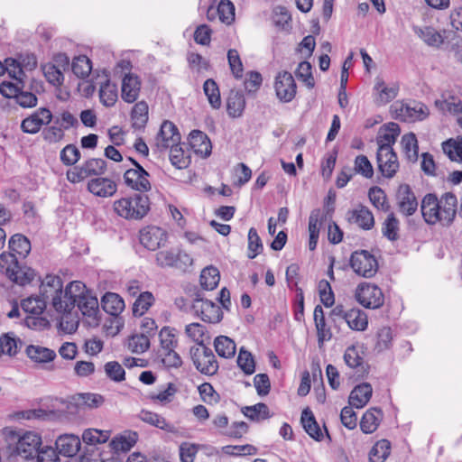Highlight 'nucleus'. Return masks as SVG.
Here are the masks:
<instances>
[{
	"label": "nucleus",
	"mask_w": 462,
	"mask_h": 462,
	"mask_svg": "<svg viewBox=\"0 0 462 462\" xmlns=\"http://www.w3.org/2000/svg\"><path fill=\"white\" fill-rule=\"evenodd\" d=\"M420 211L427 224L439 223L443 226H449L457 212V197L452 192H446L440 198L434 193H428L421 200Z\"/></svg>",
	"instance_id": "f257e3e1"
},
{
	"label": "nucleus",
	"mask_w": 462,
	"mask_h": 462,
	"mask_svg": "<svg viewBox=\"0 0 462 462\" xmlns=\"http://www.w3.org/2000/svg\"><path fill=\"white\" fill-rule=\"evenodd\" d=\"M84 290V283L79 281L70 282L62 291L59 297L61 309H53L60 314L59 328L60 330L71 334L78 329L79 319L75 309V298L79 297Z\"/></svg>",
	"instance_id": "f03ea898"
},
{
	"label": "nucleus",
	"mask_w": 462,
	"mask_h": 462,
	"mask_svg": "<svg viewBox=\"0 0 462 462\" xmlns=\"http://www.w3.org/2000/svg\"><path fill=\"white\" fill-rule=\"evenodd\" d=\"M114 212L127 220H140L147 215L149 199L143 194H134L116 199L113 203Z\"/></svg>",
	"instance_id": "7ed1b4c3"
},
{
	"label": "nucleus",
	"mask_w": 462,
	"mask_h": 462,
	"mask_svg": "<svg viewBox=\"0 0 462 462\" xmlns=\"http://www.w3.org/2000/svg\"><path fill=\"white\" fill-rule=\"evenodd\" d=\"M12 439L15 441V445L10 456L20 457L23 462H31V458H34L38 448L42 445V437L32 431H26L23 435L13 433Z\"/></svg>",
	"instance_id": "20e7f679"
},
{
	"label": "nucleus",
	"mask_w": 462,
	"mask_h": 462,
	"mask_svg": "<svg viewBox=\"0 0 462 462\" xmlns=\"http://www.w3.org/2000/svg\"><path fill=\"white\" fill-rule=\"evenodd\" d=\"M0 272L20 285L30 283L33 279V272L31 269L24 270L19 264L16 255L5 252L0 254Z\"/></svg>",
	"instance_id": "39448f33"
},
{
	"label": "nucleus",
	"mask_w": 462,
	"mask_h": 462,
	"mask_svg": "<svg viewBox=\"0 0 462 462\" xmlns=\"http://www.w3.org/2000/svg\"><path fill=\"white\" fill-rule=\"evenodd\" d=\"M391 113L397 120L411 123L427 118L430 115V110L426 105L420 102L412 101L405 103L396 101L391 106Z\"/></svg>",
	"instance_id": "423d86ee"
},
{
	"label": "nucleus",
	"mask_w": 462,
	"mask_h": 462,
	"mask_svg": "<svg viewBox=\"0 0 462 462\" xmlns=\"http://www.w3.org/2000/svg\"><path fill=\"white\" fill-rule=\"evenodd\" d=\"M190 358L196 369L205 375H214L218 371V363L213 351L204 344L189 349Z\"/></svg>",
	"instance_id": "0eeeda50"
},
{
	"label": "nucleus",
	"mask_w": 462,
	"mask_h": 462,
	"mask_svg": "<svg viewBox=\"0 0 462 462\" xmlns=\"http://www.w3.org/2000/svg\"><path fill=\"white\" fill-rule=\"evenodd\" d=\"M350 266L359 276L374 277L378 271V262L375 256L367 250H357L350 256Z\"/></svg>",
	"instance_id": "6e6552de"
},
{
	"label": "nucleus",
	"mask_w": 462,
	"mask_h": 462,
	"mask_svg": "<svg viewBox=\"0 0 462 462\" xmlns=\"http://www.w3.org/2000/svg\"><path fill=\"white\" fill-rule=\"evenodd\" d=\"M106 168V162L103 159L91 158L85 161L79 166L69 169L66 175L71 183H79L89 176L102 175Z\"/></svg>",
	"instance_id": "1a4fd4ad"
},
{
	"label": "nucleus",
	"mask_w": 462,
	"mask_h": 462,
	"mask_svg": "<svg viewBox=\"0 0 462 462\" xmlns=\"http://www.w3.org/2000/svg\"><path fill=\"white\" fill-rule=\"evenodd\" d=\"M133 164V168L126 170L124 173V180L127 187L141 193L151 190L152 184L150 174L140 163L132 158H128Z\"/></svg>",
	"instance_id": "9d476101"
},
{
	"label": "nucleus",
	"mask_w": 462,
	"mask_h": 462,
	"mask_svg": "<svg viewBox=\"0 0 462 462\" xmlns=\"http://www.w3.org/2000/svg\"><path fill=\"white\" fill-rule=\"evenodd\" d=\"M358 303L366 309H379L384 303V295L377 285L363 282L360 283L355 293Z\"/></svg>",
	"instance_id": "9b49d317"
},
{
	"label": "nucleus",
	"mask_w": 462,
	"mask_h": 462,
	"mask_svg": "<svg viewBox=\"0 0 462 462\" xmlns=\"http://www.w3.org/2000/svg\"><path fill=\"white\" fill-rule=\"evenodd\" d=\"M192 258L179 248L162 250L156 254V263L162 267H175L186 270L192 264Z\"/></svg>",
	"instance_id": "f8f14e48"
},
{
	"label": "nucleus",
	"mask_w": 462,
	"mask_h": 462,
	"mask_svg": "<svg viewBox=\"0 0 462 462\" xmlns=\"http://www.w3.org/2000/svg\"><path fill=\"white\" fill-rule=\"evenodd\" d=\"M62 279L55 274H47L41 282L40 294L47 301L50 300L51 305L53 309H61L60 296L63 290Z\"/></svg>",
	"instance_id": "ddd939ff"
},
{
	"label": "nucleus",
	"mask_w": 462,
	"mask_h": 462,
	"mask_svg": "<svg viewBox=\"0 0 462 462\" xmlns=\"http://www.w3.org/2000/svg\"><path fill=\"white\" fill-rule=\"evenodd\" d=\"M192 310L205 322L218 323L223 319L221 308L211 300L200 298L199 295L193 300Z\"/></svg>",
	"instance_id": "4468645a"
},
{
	"label": "nucleus",
	"mask_w": 462,
	"mask_h": 462,
	"mask_svg": "<svg viewBox=\"0 0 462 462\" xmlns=\"http://www.w3.org/2000/svg\"><path fill=\"white\" fill-rule=\"evenodd\" d=\"M180 134L177 126L171 121H164L155 137V146L158 151L163 152L169 149V146L180 144Z\"/></svg>",
	"instance_id": "2eb2a0df"
},
{
	"label": "nucleus",
	"mask_w": 462,
	"mask_h": 462,
	"mask_svg": "<svg viewBox=\"0 0 462 462\" xmlns=\"http://www.w3.org/2000/svg\"><path fill=\"white\" fill-rule=\"evenodd\" d=\"M274 88L277 97L287 103L294 98L297 87L292 75L288 71H282L275 78Z\"/></svg>",
	"instance_id": "dca6fc26"
},
{
	"label": "nucleus",
	"mask_w": 462,
	"mask_h": 462,
	"mask_svg": "<svg viewBox=\"0 0 462 462\" xmlns=\"http://www.w3.org/2000/svg\"><path fill=\"white\" fill-rule=\"evenodd\" d=\"M51 120V112L48 108L40 107L22 121L21 128L23 132L26 134H34L38 133L43 125H49Z\"/></svg>",
	"instance_id": "f3484780"
},
{
	"label": "nucleus",
	"mask_w": 462,
	"mask_h": 462,
	"mask_svg": "<svg viewBox=\"0 0 462 462\" xmlns=\"http://www.w3.org/2000/svg\"><path fill=\"white\" fill-rule=\"evenodd\" d=\"M399 211L405 217L412 216L418 209V200L408 184H401L396 192Z\"/></svg>",
	"instance_id": "a211bd4d"
},
{
	"label": "nucleus",
	"mask_w": 462,
	"mask_h": 462,
	"mask_svg": "<svg viewBox=\"0 0 462 462\" xmlns=\"http://www.w3.org/2000/svg\"><path fill=\"white\" fill-rule=\"evenodd\" d=\"M140 243L148 250L155 251L167 242V233L158 226H147L140 231Z\"/></svg>",
	"instance_id": "6ab92c4d"
},
{
	"label": "nucleus",
	"mask_w": 462,
	"mask_h": 462,
	"mask_svg": "<svg viewBox=\"0 0 462 462\" xmlns=\"http://www.w3.org/2000/svg\"><path fill=\"white\" fill-rule=\"evenodd\" d=\"M376 161L378 170L384 178L392 179L399 170L400 164L394 151L377 152Z\"/></svg>",
	"instance_id": "aec40b11"
},
{
	"label": "nucleus",
	"mask_w": 462,
	"mask_h": 462,
	"mask_svg": "<svg viewBox=\"0 0 462 462\" xmlns=\"http://www.w3.org/2000/svg\"><path fill=\"white\" fill-rule=\"evenodd\" d=\"M400 133V126L396 123H389L381 127L376 138L377 152L393 151L392 146L396 142Z\"/></svg>",
	"instance_id": "412c9836"
},
{
	"label": "nucleus",
	"mask_w": 462,
	"mask_h": 462,
	"mask_svg": "<svg viewBox=\"0 0 462 462\" xmlns=\"http://www.w3.org/2000/svg\"><path fill=\"white\" fill-rule=\"evenodd\" d=\"M218 17L219 21L230 25L235 21V5L230 0H221L217 8L209 6L207 11V18L209 21Z\"/></svg>",
	"instance_id": "4be33fe9"
},
{
	"label": "nucleus",
	"mask_w": 462,
	"mask_h": 462,
	"mask_svg": "<svg viewBox=\"0 0 462 462\" xmlns=\"http://www.w3.org/2000/svg\"><path fill=\"white\" fill-rule=\"evenodd\" d=\"M141 79L138 76L127 73L122 79L121 97L129 104L135 102L141 90Z\"/></svg>",
	"instance_id": "5701e85b"
},
{
	"label": "nucleus",
	"mask_w": 462,
	"mask_h": 462,
	"mask_svg": "<svg viewBox=\"0 0 462 462\" xmlns=\"http://www.w3.org/2000/svg\"><path fill=\"white\" fill-rule=\"evenodd\" d=\"M76 305L84 316L97 319L99 312L98 300L85 285L82 293L75 298V306Z\"/></svg>",
	"instance_id": "b1692460"
},
{
	"label": "nucleus",
	"mask_w": 462,
	"mask_h": 462,
	"mask_svg": "<svg viewBox=\"0 0 462 462\" xmlns=\"http://www.w3.org/2000/svg\"><path fill=\"white\" fill-rule=\"evenodd\" d=\"M346 216L349 223L356 224L364 230H370L374 226V215L365 206L359 205L356 208L349 210Z\"/></svg>",
	"instance_id": "393cba45"
},
{
	"label": "nucleus",
	"mask_w": 462,
	"mask_h": 462,
	"mask_svg": "<svg viewBox=\"0 0 462 462\" xmlns=\"http://www.w3.org/2000/svg\"><path fill=\"white\" fill-rule=\"evenodd\" d=\"M88 189L93 195L108 198L112 197L117 190L116 182L107 178H95L88 181Z\"/></svg>",
	"instance_id": "a878e982"
},
{
	"label": "nucleus",
	"mask_w": 462,
	"mask_h": 462,
	"mask_svg": "<svg viewBox=\"0 0 462 462\" xmlns=\"http://www.w3.org/2000/svg\"><path fill=\"white\" fill-rule=\"evenodd\" d=\"M189 145L195 153L208 157L211 153L212 145L208 135L199 130H193L189 137Z\"/></svg>",
	"instance_id": "bb28decb"
},
{
	"label": "nucleus",
	"mask_w": 462,
	"mask_h": 462,
	"mask_svg": "<svg viewBox=\"0 0 462 462\" xmlns=\"http://www.w3.org/2000/svg\"><path fill=\"white\" fill-rule=\"evenodd\" d=\"M314 322L317 329L318 344L321 347L326 341L332 338V331L327 326L323 309L320 305H317L314 309Z\"/></svg>",
	"instance_id": "cd10ccee"
},
{
	"label": "nucleus",
	"mask_w": 462,
	"mask_h": 462,
	"mask_svg": "<svg viewBox=\"0 0 462 462\" xmlns=\"http://www.w3.org/2000/svg\"><path fill=\"white\" fill-rule=\"evenodd\" d=\"M56 449L59 454L64 457H73L75 456L80 448V440L79 437L72 434H65L60 436L56 442Z\"/></svg>",
	"instance_id": "c85d7f7f"
},
{
	"label": "nucleus",
	"mask_w": 462,
	"mask_h": 462,
	"mask_svg": "<svg viewBox=\"0 0 462 462\" xmlns=\"http://www.w3.org/2000/svg\"><path fill=\"white\" fill-rule=\"evenodd\" d=\"M373 388L370 383H363L356 385L349 395V404L357 409H361L367 404L372 397Z\"/></svg>",
	"instance_id": "c756f323"
},
{
	"label": "nucleus",
	"mask_w": 462,
	"mask_h": 462,
	"mask_svg": "<svg viewBox=\"0 0 462 462\" xmlns=\"http://www.w3.org/2000/svg\"><path fill=\"white\" fill-rule=\"evenodd\" d=\"M374 90L377 93L376 103L385 105L397 97L399 86L395 83L387 86L382 79L376 78Z\"/></svg>",
	"instance_id": "7c9ffc66"
},
{
	"label": "nucleus",
	"mask_w": 462,
	"mask_h": 462,
	"mask_svg": "<svg viewBox=\"0 0 462 462\" xmlns=\"http://www.w3.org/2000/svg\"><path fill=\"white\" fill-rule=\"evenodd\" d=\"M103 310L111 316H118L125 310V301L118 294L106 292L101 299Z\"/></svg>",
	"instance_id": "2f4dec72"
},
{
	"label": "nucleus",
	"mask_w": 462,
	"mask_h": 462,
	"mask_svg": "<svg viewBox=\"0 0 462 462\" xmlns=\"http://www.w3.org/2000/svg\"><path fill=\"white\" fill-rule=\"evenodd\" d=\"M22 346V340L13 332L5 333L0 337V356H15Z\"/></svg>",
	"instance_id": "473e14b6"
},
{
	"label": "nucleus",
	"mask_w": 462,
	"mask_h": 462,
	"mask_svg": "<svg viewBox=\"0 0 462 462\" xmlns=\"http://www.w3.org/2000/svg\"><path fill=\"white\" fill-rule=\"evenodd\" d=\"M345 321L351 329L356 331H364L368 326L367 315L359 309L347 310V313L345 315Z\"/></svg>",
	"instance_id": "72a5a7b5"
},
{
	"label": "nucleus",
	"mask_w": 462,
	"mask_h": 462,
	"mask_svg": "<svg viewBox=\"0 0 462 462\" xmlns=\"http://www.w3.org/2000/svg\"><path fill=\"white\" fill-rule=\"evenodd\" d=\"M382 411L380 409L372 408L366 411L360 421V429L365 434L374 432L380 423Z\"/></svg>",
	"instance_id": "f704fd0d"
},
{
	"label": "nucleus",
	"mask_w": 462,
	"mask_h": 462,
	"mask_svg": "<svg viewBox=\"0 0 462 462\" xmlns=\"http://www.w3.org/2000/svg\"><path fill=\"white\" fill-rule=\"evenodd\" d=\"M139 418L143 421L167 432L175 433L177 431L173 424L168 422L163 417L155 412L143 410L139 414Z\"/></svg>",
	"instance_id": "c9c22d12"
},
{
	"label": "nucleus",
	"mask_w": 462,
	"mask_h": 462,
	"mask_svg": "<svg viewBox=\"0 0 462 462\" xmlns=\"http://www.w3.org/2000/svg\"><path fill=\"white\" fill-rule=\"evenodd\" d=\"M148 105L145 101L137 102L131 112L132 126L136 130L143 129L148 122Z\"/></svg>",
	"instance_id": "e433bc0d"
},
{
	"label": "nucleus",
	"mask_w": 462,
	"mask_h": 462,
	"mask_svg": "<svg viewBox=\"0 0 462 462\" xmlns=\"http://www.w3.org/2000/svg\"><path fill=\"white\" fill-rule=\"evenodd\" d=\"M415 33L420 37L429 46L439 47L444 42V36L435 28L425 26L423 28L414 27Z\"/></svg>",
	"instance_id": "4c0bfd02"
},
{
	"label": "nucleus",
	"mask_w": 462,
	"mask_h": 462,
	"mask_svg": "<svg viewBox=\"0 0 462 462\" xmlns=\"http://www.w3.org/2000/svg\"><path fill=\"white\" fill-rule=\"evenodd\" d=\"M118 98V89L116 83L106 79L99 88L100 102L107 107L113 106Z\"/></svg>",
	"instance_id": "58836bf2"
},
{
	"label": "nucleus",
	"mask_w": 462,
	"mask_h": 462,
	"mask_svg": "<svg viewBox=\"0 0 462 462\" xmlns=\"http://www.w3.org/2000/svg\"><path fill=\"white\" fill-rule=\"evenodd\" d=\"M214 347L217 355L224 358H232L236 350V343L226 336H218L214 340Z\"/></svg>",
	"instance_id": "ea45409f"
},
{
	"label": "nucleus",
	"mask_w": 462,
	"mask_h": 462,
	"mask_svg": "<svg viewBox=\"0 0 462 462\" xmlns=\"http://www.w3.org/2000/svg\"><path fill=\"white\" fill-rule=\"evenodd\" d=\"M400 221L394 215L390 213L382 225V234L389 241H397L400 237Z\"/></svg>",
	"instance_id": "a19ab883"
},
{
	"label": "nucleus",
	"mask_w": 462,
	"mask_h": 462,
	"mask_svg": "<svg viewBox=\"0 0 462 462\" xmlns=\"http://www.w3.org/2000/svg\"><path fill=\"white\" fill-rule=\"evenodd\" d=\"M245 106L244 95L239 91H231L226 101L227 113L232 117H239Z\"/></svg>",
	"instance_id": "79ce46f5"
},
{
	"label": "nucleus",
	"mask_w": 462,
	"mask_h": 462,
	"mask_svg": "<svg viewBox=\"0 0 462 462\" xmlns=\"http://www.w3.org/2000/svg\"><path fill=\"white\" fill-rule=\"evenodd\" d=\"M301 423L305 431L314 439L319 440L322 438L321 430L317 423L311 411L305 409L301 413Z\"/></svg>",
	"instance_id": "37998d69"
},
{
	"label": "nucleus",
	"mask_w": 462,
	"mask_h": 462,
	"mask_svg": "<svg viewBox=\"0 0 462 462\" xmlns=\"http://www.w3.org/2000/svg\"><path fill=\"white\" fill-rule=\"evenodd\" d=\"M9 248L14 255L24 258L31 251V242L23 235L15 234L9 240Z\"/></svg>",
	"instance_id": "c03bdc74"
},
{
	"label": "nucleus",
	"mask_w": 462,
	"mask_h": 462,
	"mask_svg": "<svg viewBox=\"0 0 462 462\" xmlns=\"http://www.w3.org/2000/svg\"><path fill=\"white\" fill-rule=\"evenodd\" d=\"M26 354L29 358L37 363H47L52 361L56 356V353L53 350L32 345L27 346Z\"/></svg>",
	"instance_id": "a18cd8bd"
},
{
	"label": "nucleus",
	"mask_w": 462,
	"mask_h": 462,
	"mask_svg": "<svg viewBox=\"0 0 462 462\" xmlns=\"http://www.w3.org/2000/svg\"><path fill=\"white\" fill-rule=\"evenodd\" d=\"M219 280V271L214 266L204 268L199 277L201 287L207 291L214 290L218 285Z\"/></svg>",
	"instance_id": "49530a36"
},
{
	"label": "nucleus",
	"mask_w": 462,
	"mask_h": 462,
	"mask_svg": "<svg viewBox=\"0 0 462 462\" xmlns=\"http://www.w3.org/2000/svg\"><path fill=\"white\" fill-rule=\"evenodd\" d=\"M23 310L29 315H42L46 309L47 301L40 296H31L22 300Z\"/></svg>",
	"instance_id": "de8ad7c7"
},
{
	"label": "nucleus",
	"mask_w": 462,
	"mask_h": 462,
	"mask_svg": "<svg viewBox=\"0 0 462 462\" xmlns=\"http://www.w3.org/2000/svg\"><path fill=\"white\" fill-rule=\"evenodd\" d=\"M435 106L444 113L454 115L462 114V101L454 96L442 97L435 101Z\"/></svg>",
	"instance_id": "09e8293b"
},
{
	"label": "nucleus",
	"mask_w": 462,
	"mask_h": 462,
	"mask_svg": "<svg viewBox=\"0 0 462 462\" xmlns=\"http://www.w3.org/2000/svg\"><path fill=\"white\" fill-rule=\"evenodd\" d=\"M344 360L347 366L356 369L357 373L365 372L364 359L356 346L346 347L344 354Z\"/></svg>",
	"instance_id": "8fccbe9b"
},
{
	"label": "nucleus",
	"mask_w": 462,
	"mask_h": 462,
	"mask_svg": "<svg viewBox=\"0 0 462 462\" xmlns=\"http://www.w3.org/2000/svg\"><path fill=\"white\" fill-rule=\"evenodd\" d=\"M245 417L251 420H263L272 417L268 406L263 402H258L253 406H246L243 410Z\"/></svg>",
	"instance_id": "3c124183"
},
{
	"label": "nucleus",
	"mask_w": 462,
	"mask_h": 462,
	"mask_svg": "<svg viewBox=\"0 0 462 462\" xmlns=\"http://www.w3.org/2000/svg\"><path fill=\"white\" fill-rule=\"evenodd\" d=\"M402 151L410 162H416L418 160V141L413 133H409L402 137L401 141Z\"/></svg>",
	"instance_id": "603ef678"
},
{
	"label": "nucleus",
	"mask_w": 462,
	"mask_h": 462,
	"mask_svg": "<svg viewBox=\"0 0 462 462\" xmlns=\"http://www.w3.org/2000/svg\"><path fill=\"white\" fill-rule=\"evenodd\" d=\"M154 300L155 299L152 292L143 291L140 293L133 304L134 316H143L153 304Z\"/></svg>",
	"instance_id": "864d4df0"
},
{
	"label": "nucleus",
	"mask_w": 462,
	"mask_h": 462,
	"mask_svg": "<svg viewBox=\"0 0 462 462\" xmlns=\"http://www.w3.org/2000/svg\"><path fill=\"white\" fill-rule=\"evenodd\" d=\"M391 451V443L387 439L377 441L369 453L370 462H384L389 457Z\"/></svg>",
	"instance_id": "5fc2aeb1"
},
{
	"label": "nucleus",
	"mask_w": 462,
	"mask_h": 462,
	"mask_svg": "<svg viewBox=\"0 0 462 462\" xmlns=\"http://www.w3.org/2000/svg\"><path fill=\"white\" fill-rule=\"evenodd\" d=\"M71 69L78 78L85 79L89 76L92 70V63L87 56L79 55L73 59Z\"/></svg>",
	"instance_id": "6e6d98bb"
},
{
	"label": "nucleus",
	"mask_w": 462,
	"mask_h": 462,
	"mask_svg": "<svg viewBox=\"0 0 462 462\" xmlns=\"http://www.w3.org/2000/svg\"><path fill=\"white\" fill-rule=\"evenodd\" d=\"M368 198L371 203L379 210L387 212L390 209L387 196L380 187L374 186L370 188L368 191Z\"/></svg>",
	"instance_id": "4d7b16f0"
},
{
	"label": "nucleus",
	"mask_w": 462,
	"mask_h": 462,
	"mask_svg": "<svg viewBox=\"0 0 462 462\" xmlns=\"http://www.w3.org/2000/svg\"><path fill=\"white\" fill-rule=\"evenodd\" d=\"M442 149L451 161L462 162V137L448 139L442 143Z\"/></svg>",
	"instance_id": "13d9d810"
},
{
	"label": "nucleus",
	"mask_w": 462,
	"mask_h": 462,
	"mask_svg": "<svg viewBox=\"0 0 462 462\" xmlns=\"http://www.w3.org/2000/svg\"><path fill=\"white\" fill-rule=\"evenodd\" d=\"M203 89L210 106L215 109L219 108L221 106V97L216 81L211 79H207L204 82Z\"/></svg>",
	"instance_id": "bf43d9fd"
},
{
	"label": "nucleus",
	"mask_w": 462,
	"mask_h": 462,
	"mask_svg": "<svg viewBox=\"0 0 462 462\" xmlns=\"http://www.w3.org/2000/svg\"><path fill=\"white\" fill-rule=\"evenodd\" d=\"M162 352L175 350L178 346V340L174 333V328L163 327L159 334Z\"/></svg>",
	"instance_id": "052dcab7"
},
{
	"label": "nucleus",
	"mask_w": 462,
	"mask_h": 462,
	"mask_svg": "<svg viewBox=\"0 0 462 462\" xmlns=\"http://www.w3.org/2000/svg\"><path fill=\"white\" fill-rule=\"evenodd\" d=\"M137 440V435L136 433L122 435L119 437H116L112 439L110 442V447L112 449H114L116 452H126L130 450L134 445L135 444Z\"/></svg>",
	"instance_id": "680f3d73"
},
{
	"label": "nucleus",
	"mask_w": 462,
	"mask_h": 462,
	"mask_svg": "<svg viewBox=\"0 0 462 462\" xmlns=\"http://www.w3.org/2000/svg\"><path fill=\"white\" fill-rule=\"evenodd\" d=\"M237 365L245 374H253L255 371V362L253 355L244 346L239 350Z\"/></svg>",
	"instance_id": "e2e57ef3"
},
{
	"label": "nucleus",
	"mask_w": 462,
	"mask_h": 462,
	"mask_svg": "<svg viewBox=\"0 0 462 462\" xmlns=\"http://www.w3.org/2000/svg\"><path fill=\"white\" fill-rule=\"evenodd\" d=\"M110 437V431L98 430L97 429L86 430L82 434V439L85 443L95 446L96 444L105 443Z\"/></svg>",
	"instance_id": "0e129e2a"
},
{
	"label": "nucleus",
	"mask_w": 462,
	"mask_h": 462,
	"mask_svg": "<svg viewBox=\"0 0 462 462\" xmlns=\"http://www.w3.org/2000/svg\"><path fill=\"white\" fill-rule=\"evenodd\" d=\"M127 346L133 353L142 354L150 347V338L143 333L133 335L129 337Z\"/></svg>",
	"instance_id": "69168bd1"
},
{
	"label": "nucleus",
	"mask_w": 462,
	"mask_h": 462,
	"mask_svg": "<svg viewBox=\"0 0 462 462\" xmlns=\"http://www.w3.org/2000/svg\"><path fill=\"white\" fill-rule=\"evenodd\" d=\"M263 245L257 230L254 227H251L248 231V258H255L263 252Z\"/></svg>",
	"instance_id": "338daca9"
},
{
	"label": "nucleus",
	"mask_w": 462,
	"mask_h": 462,
	"mask_svg": "<svg viewBox=\"0 0 462 462\" xmlns=\"http://www.w3.org/2000/svg\"><path fill=\"white\" fill-rule=\"evenodd\" d=\"M42 72L47 81L53 86L61 85L64 80L62 71L53 63H46L42 66Z\"/></svg>",
	"instance_id": "774afa93"
}]
</instances>
